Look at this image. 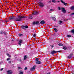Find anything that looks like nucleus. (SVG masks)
I'll list each match as a JSON object with an SVG mask.
<instances>
[{"label":"nucleus","instance_id":"nucleus-51","mask_svg":"<svg viewBox=\"0 0 74 74\" xmlns=\"http://www.w3.org/2000/svg\"><path fill=\"white\" fill-rule=\"evenodd\" d=\"M58 2H59V1H58Z\"/></svg>","mask_w":74,"mask_h":74},{"label":"nucleus","instance_id":"nucleus-50","mask_svg":"<svg viewBox=\"0 0 74 74\" xmlns=\"http://www.w3.org/2000/svg\"><path fill=\"white\" fill-rule=\"evenodd\" d=\"M1 64V63L0 62V64Z\"/></svg>","mask_w":74,"mask_h":74},{"label":"nucleus","instance_id":"nucleus-42","mask_svg":"<svg viewBox=\"0 0 74 74\" xmlns=\"http://www.w3.org/2000/svg\"><path fill=\"white\" fill-rule=\"evenodd\" d=\"M0 34H3V32H1Z\"/></svg>","mask_w":74,"mask_h":74},{"label":"nucleus","instance_id":"nucleus-31","mask_svg":"<svg viewBox=\"0 0 74 74\" xmlns=\"http://www.w3.org/2000/svg\"><path fill=\"white\" fill-rule=\"evenodd\" d=\"M3 34H4L5 35H6V34H7V33H6V32H3Z\"/></svg>","mask_w":74,"mask_h":74},{"label":"nucleus","instance_id":"nucleus-19","mask_svg":"<svg viewBox=\"0 0 74 74\" xmlns=\"http://www.w3.org/2000/svg\"><path fill=\"white\" fill-rule=\"evenodd\" d=\"M62 21H60L59 22V24H61V23H62Z\"/></svg>","mask_w":74,"mask_h":74},{"label":"nucleus","instance_id":"nucleus-2","mask_svg":"<svg viewBox=\"0 0 74 74\" xmlns=\"http://www.w3.org/2000/svg\"><path fill=\"white\" fill-rule=\"evenodd\" d=\"M39 6H40V7L42 8L44 7V4L42 2H40L39 3Z\"/></svg>","mask_w":74,"mask_h":74},{"label":"nucleus","instance_id":"nucleus-53","mask_svg":"<svg viewBox=\"0 0 74 74\" xmlns=\"http://www.w3.org/2000/svg\"><path fill=\"white\" fill-rule=\"evenodd\" d=\"M56 27H58V26H56Z\"/></svg>","mask_w":74,"mask_h":74},{"label":"nucleus","instance_id":"nucleus-26","mask_svg":"<svg viewBox=\"0 0 74 74\" xmlns=\"http://www.w3.org/2000/svg\"><path fill=\"white\" fill-rule=\"evenodd\" d=\"M39 58H38L36 59V61H37H37H38V60H39Z\"/></svg>","mask_w":74,"mask_h":74},{"label":"nucleus","instance_id":"nucleus-47","mask_svg":"<svg viewBox=\"0 0 74 74\" xmlns=\"http://www.w3.org/2000/svg\"><path fill=\"white\" fill-rule=\"evenodd\" d=\"M71 55H73V54H71V56H71Z\"/></svg>","mask_w":74,"mask_h":74},{"label":"nucleus","instance_id":"nucleus-52","mask_svg":"<svg viewBox=\"0 0 74 74\" xmlns=\"http://www.w3.org/2000/svg\"><path fill=\"white\" fill-rule=\"evenodd\" d=\"M48 59V58H46V59Z\"/></svg>","mask_w":74,"mask_h":74},{"label":"nucleus","instance_id":"nucleus-4","mask_svg":"<svg viewBox=\"0 0 74 74\" xmlns=\"http://www.w3.org/2000/svg\"><path fill=\"white\" fill-rule=\"evenodd\" d=\"M60 52V51H53L51 52V54H52V55H53V54L55 53H56L57 52Z\"/></svg>","mask_w":74,"mask_h":74},{"label":"nucleus","instance_id":"nucleus-29","mask_svg":"<svg viewBox=\"0 0 74 74\" xmlns=\"http://www.w3.org/2000/svg\"><path fill=\"white\" fill-rule=\"evenodd\" d=\"M33 17L32 16H30V17H29V19H32L33 18Z\"/></svg>","mask_w":74,"mask_h":74},{"label":"nucleus","instance_id":"nucleus-25","mask_svg":"<svg viewBox=\"0 0 74 74\" xmlns=\"http://www.w3.org/2000/svg\"><path fill=\"white\" fill-rule=\"evenodd\" d=\"M71 9V10H74V6H72V7Z\"/></svg>","mask_w":74,"mask_h":74},{"label":"nucleus","instance_id":"nucleus-8","mask_svg":"<svg viewBox=\"0 0 74 74\" xmlns=\"http://www.w3.org/2000/svg\"><path fill=\"white\" fill-rule=\"evenodd\" d=\"M38 23H39V22L38 21L34 22L33 23V25H38Z\"/></svg>","mask_w":74,"mask_h":74},{"label":"nucleus","instance_id":"nucleus-11","mask_svg":"<svg viewBox=\"0 0 74 74\" xmlns=\"http://www.w3.org/2000/svg\"><path fill=\"white\" fill-rule=\"evenodd\" d=\"M10 20H12L13 19H15V17H11L9 18Z\"/></svg>","mask_w":74,"mask_h":74},{"label":"nucleus","instance_id":"nucleus-45","mask_svg":"<svg viewBox=\"0 0 74 74\" xmlns=\"http://www.w3.org/2000/svg\"><path fill=\"white\" fill-rule=\"evenodd\" d=\"M14 41V40H12V41Z\"/></svg>","mask_w":74,"mask_h":74},{"label":"nucleus","instance_id":"nucleus-22","mask_svg":"<svg viewBox=\"0 0 74 74\" xmlns=\"http://www.w3.org/2000/svg\"><path fill=\"white\" fill-rule=\"evenodd\" d=\"M23 72L22 71H20L19 74H23Z\"/></svg>","mask_w":74,"mask_h":74},{"label":"nucleus","instance_id":"nucleus-32","mask_svg":"<svg viewBox=\"0 0 74 74\" xmlns=\"http://www.w3.org/2000/svg\"><path fill=\"white\" fill-rule=\"evenodd\" d=\"M23 35L21 34H18V36H20L21 37V36H23Z\"/></svg>","mask_w":74,"mask_h":74},{"label":"nucleus","instance_id":"nucleus-49","mask_svg":"<svg viewBox=\"0 0 74 74\" xmlns=\"http://www.w3.org/2000/svg\"><path fill=\"white\" fill-rule=\"evenodd\" d=\"M52 47V48H53V46H52V47Z\"/></svg>","mask_w":74,"mask_h":74},{"label":"nucleus","instance_id":"nucleus-23","mask_svg":"<svg viewBox=\"0 0 74 74\" xmlns=\"http://www.w3.org/2000/svg\"><path fill=\"white\" fill-rule=\"evenodd\" d=\"M58 45L59 46H63V45L62 43H59L58 44Z\"/></svg>","mask_w":74,"mask_h":74},{"label":"nucleus","instance_id":"nucleus-39","mask_svg":"<svg viewBox=\"0 0 74 74\" xmlns=\"http://www.w3.org/2000/svg\"><path fill=\"white\" fill-rule=\"evenodd\" d=\"M21 67H18V69H20Z\"/></svg>","mask_w":74,"mask_h":74},{"label":"nucleus","instance_id":"nucleus-12","mask_svg":"<svg viewBox=\"0 0 74 74\" xmlns=\"http://www.w3.org/2000/svg\"><path fill=\"white\" fill-rule=\"evenodd\" d=\"M61 0L62 3H63V4H64L65 5H67V3H66L65 2H63V1H62V0Z\"/></svg>","mask_w":74,"mask_h":74},{"label":"nucleus","instance_id":"nucleus-18","mask_svg":"<svg viewBox=\"0 0 74 74\" xmlns=\"http://www.w3.org/2000/svg\"><path fill=\"white\" fill-rule=\"evenodd\" d=\"M63 49H64V50H66V49H67V47L65 46L63 47Z\"/></svg>","mask_w":74,"mask_h":74},{"label":"nucleus","instance_id":"nucleus-28","mask_svg":"<svg viewBox=\"0 0 74 74\" xmlns=\"http://www.w3.org/2000/svg\"><path fill=\"white\" fill-rule=\"evenodd\" d=\"M52 2H53V3H56V0H52Z\"/></svg>","mask_w":74,"mask_h":74},{"label":"nucleus","instance_id":"nucleus-43","mask_svg":"<svg viewBox=\"0 0 74 74\" xmlns=\"http://www.w3.org/2000/svg\"><path fill=\"white\" fill-rule=\"evenodd\" d=\"M10 57H11V56H9V58H10Z\"/></svg>","mask_w":74,"mask_h":74},{"label":"nucleus","instance_id":"nucleus-13","mask_svg":"<svg viewBox=\"0 0 74 74\" xmlns=\"http://www.w3.org/2000/svg\"><path fill=\"white\" fill-rule=\"evenodd\" d=\"M41 24H44L45 23V21H42L40 22Z\"/></svg>","mask_w":74,"mask_h":74},{"label":"nucleus","instance_id":"nucleus-48","mask_svg":"<svg viewBox=\"0 0 74 74\" xmlns=\"http://www.w3.org/2000/svg\"><path fill=\"white\" fill-rule=\"evenodd\" d=\"M6 22H8V21H6Z\"/></svg>","mask_w":74,"mask_h":74},{"label":"nucleus","instance_id":"nucleus-40","mask_svg":"<svg viewBox=\"0 0 74 74\" xmlns=\"http://www.w3.org/2000/svg\"><path fill=\"white\" fill-rule=\"evenodd\" d=\"M47 74H51V72H49L47 73Z\"/></svg>","mask_w":74,"mask_h":74},{"label":"nucleus","instance_id":"nucleus-21","mask_svg":"<svg viewBox=\"0 0 74 74\" xmlns=\"http://www.w3.org/2000/svg\"><path fill=\"white\" fill-rule=\"evenodd\" d=\"M47 2L48 3H51V0H49V1H47Z\"/></svg>","mask_w":74,"mask_h":74},{"label":"nucleus","instance_id":"nucleus-33","mask_svg":"<svg viewBox=\"0 0 74 74\" xmlns=\"http://www.w3.org/2000/svg\"><path fill=\"white\" fill-rule=\"evenodd\" d=\"M11 60V59L10 58H8L7 59V60Z\"/></svg>","mask_w":74,"mask_h":74},{"label":"nucleus","instance_id":"nucleus-1","mask_svg":"<svg viewBox=\"0 0 74 74\" xmlns=\"http://www.w3.org/2000/svg\"><path fill=\"white\" fill-rule=\"evenodd\" d=\"M25 18H26V17L23 16H18L15 18L14 21H22V19H25Z\"/></svg>","mask_w":74,"mask_h":74},{"label":"nucleus","instance_id":"nucleus-5","mask_svg":"<svg viewBox=\"0 0 74 74\" xmlns=\"http://www.w3.org/2000/svg\"><path fill=\"white\" fill-rule=\"evenodd\" d=\"M8 74H12L13 73L11 70H8L7 71Z\"/></svg>","mask_w":74,"mask_h":74},{"label":"nucleus","instance_id":"nucleus-24","mask_svg":"<svg viewBox=\"0 0 74 74\" xmlns=\"http://www.w3.org/2000/svg\"><path fill=\"white\" fill-rule=\"evenodd\" d=\"M67 37H71V36L70 35H67Z\"/></svg>","mask_w":74,"mask_h":74},{"label":"nucleus","instance_id":"nucleus-46","mask_svg":"<svg viewBox=\"0 0 74 74\" xmlns=\"http://www.w3.org/2000/svg\"><path fill=\"white\" fill-rule=\"evenodd\" d=\"M66 19H65L64 20V21H66Z\"/></svg>","mask_w":74,"mask_h":74},{"label":"nucleus","instance_id":"nucleus-9","mask_svg":"<svg viewBox=\"0 0 74 74\" xmlns=\"http://www.w3.org/2000/svg\"><path fill=\"white\" fill-rule=\"evenodd\" d=\"M61 9H62V12H64V13L66 12V10H65V9H64V8H61Z\"/></svg>","mask_w":74,"mask_h":74},{"label":"nucleus","instance_id":"nucleus-37","mask_svg":"<svg viewBox=\"0 0 74 74\" xmlns=\"http://www.w3.org/2000/svg\"><path fill=\"white\" fill-rule=\"evenodd\" d=\"M71 56H68V58H71Z\"/></svg>","mask_w":74,"mask_h":74},{"label":"nucleus","instance_id":"nucleus-35","mask_svg":"<svg viewBox=\"0 0 74 74\" xmlns=\"http://www.w3.org/2000/svg\"><path fill=\"white\" fill-rule=\"evenodd\" d=\"M9 63H11V61H8Z\"/></svg>","mask_w":74,"mask_h":74},{"label":"nucleus","instance_id":"nucleus-27","mask_svg":"<svg viewBox=\"0 0 74 74\" xmlns=\"http://www.w3.org/2000/svg\"><path fill=\"white\" fill-rule=\"evenodd\" d=\"M58 9L59 10H61V8H60V7H58Z\"/></svg>","mask_w":74,"mask_h":74},{"label":"nucleus","instance_id":"nucleus-17","mask_svg":"<svg viewBox=\"0 0 74 74\" xmlns=\"http://www.w3.org/2000/svg\"><path fill=\"white\" fill-rule=\"evenodd\" d=\"M54 10H55L50 9L49 11L50 12H52L53 11H54Z\"/></svg>","mask_w":74,"mask_h":74},{"label":"nucleus","instance_id":"nucleus-36","mask_svg":"<svg viewBox=\"0 0 74 74\" xmlns=\"http://www.w3.org/2000/svg\"><path fill=\"white\" fill-rule=\"evenodd\" d=\"M36 34H34V35H33V37H36Z\"/></svg>","mask_w":74,"mask_h":74},{"label":"nucleus","instance_id":"nucleus-10","mask_svg":"<svg viewBox=\"0 0 74 74\" xmlns=\"http://www.w3.org/2000/svg\"><path fill=\"white\" fill-rule=\"evenodd\" d=\"M22 40H20L19 41L18 44L19 45L21 46V44H22Z\"/></svg>","mask_w":74,"mask_h":74},{"label":"nucleus","instance_id":"nucleus-30","mask_svg":"<svg viewBox=\"0 0 74 74\" xmlns=\"http://www.w3.org/2000/svg\"><path fill=\"white\" fill-rule=\"evenodd\" d=\"M71 33H74V29H73L71 31Z\"/></svg>","mask_w":74,"mask_h":74},{"label":"nucleus","instance_id":"nucleus-44","mask_svg":"<svg viewBox=\"0 0 74 74\" xmlns=\"http://www.w3.org/2000/svg\"><path fill=\"white\" fill-rule=\"evenodd\" d=\"M7 56H8V55H9V54H7Z\"/></svg>","mask_w":74,"mask_h":74},{"label":"nucleus","instance_id":"nucleus-14","mask_svg":"<svg viewBox=\"0 0 74 74\" xmlns=\"http://www.w3.org/2000/svg\"><path fill=\"white\" fill-rule=\"evenodd\" d=\"M36 64H41V62L40 61H37L36 62Z\"/></svg>","mask_w":74,"mask_h":74},{"label":"nucleus","instance_id":"nucleus-7","mask_svg":"<svg viewBox=\"0 0 74 74\" xmlns=\"http://www.w3.org/2000/svg\"><path fill=\"white\" fill-rule=\"evenodd\" d=\"M36 67V66H33L32 68L31 69V71H33L34 70H35V68Z\"/></svg>","mask_w":74,"mask_h":74},{"label":"nucleus","instance_id":"nucleus-38","mask_svg":"<svg viewBox=\"0 0 74 74\" xmlns=\"http://www.w3.org/2000/svg\"><path fill=\"white\" fill-rule=\"evenodd\" d=\"M3 68H2L1 69V71H2V70H3Z\"/></svg>","mask_w":74,"mask_h":74},{"label":"nucleus","instance_id":"nucleus-41","mask_svg":"<svg viewBox=\"0 0 74 74\" xmlns=\"http://www.w3.org/2000/svg\"><path fill=\"white\" fill-rule=\"evenodd\" d=\"M71 15H74V12L72 13L71 14Z\"/></svg>","mask_w":74,"mask_h":74},{"label":"nucleus","instance_id":"nucleus-3","mask_svg":"<svg viewBox=\"0 0 74 74\" xmlns=\"http://www.w3.org/2000/svg\"><path fill=\"white\" fill-rule=\"evenodd\" d=\"M21 27L22 29H25V30H26V29H27V28L29 27L27 25L25 26H22Z\"/></svg>","mask_w":74,"mask_h":74},{"label":"nucleus","instance_id":"nucleus-34","mask_svg":"<svg viewBox=\"0 0 74 74\" xmlns=\"http://www.w3.org/2000/svg\"><path fill=\"white\" fill-rule=\"evenodd\" d=\"M27 69V67H26L25 68V70H26Z\"/></svg>","mask_w":74,"mask_h":74},{"label":"nucleus","instance_id":"nucleus-20","mask_svg":"<svg viewBox=\"0 0 74 74\" xmlns=\"http://www.w3.org/2000/svg\"><path fill=\"white\" fill-rule=\"evenodd\" d=\"M54 30L56 32H58V29H57L54 28Z\"/></svg>","mask_w":74,"mask_h":74},{"label":"nucleus","instance_id":"nucleus-15","mask_svg":"<svg viewBox=\"0 0 74 74\" xmlns=\"http://www.w3.org/2000/svg\"><path fill=\"white\" fill-rule=\"evenodd\" d=\"M27 55L25 56L24 60H26V59H27Z\"/></svg>","mask_w":74,"mask_h":74},{"label":"nucleus","instance_id":"nucleus-16","mask_svg":"<svg viewBox=\"0 0 74 74\" xmlns=\"http://www.w3.org/2000/svg\"><path fill=\"white\" fill-rule=\"evenodd\" d=\"M52 19H53V20L54 21H56V18L55 17H53Z\"/></svg>","mask_w":74,"mask_h":74},{"label":"nucleus","instance_id":"nucleus-6","mask_svg":"<svg viewBox=\"0 0 74 74\" xmlns=\"http://www.w3.org/2000/svg\"><path fill=\"white\" fill-rule=\"evenodd\" d=\"M39 13L37 11H35L34 12L32 13L33 15H37Z\"/></svg>","mask_w":74,"mask_h":74}]
</instances>
